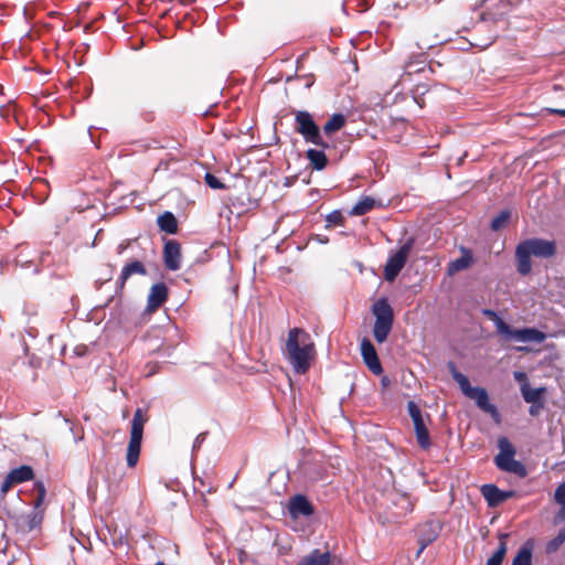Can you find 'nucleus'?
I'll return each instance as SVG.
<instances>
[{
	"instance_id": "nucleus-1",
	"label": "nucleus",
	"mask_w": 565,
	"mask_h": 565,
	"mask_svg": "<svg viewBox=\"0 0 565 565\" xmlns=\"http://www.w3.org/2000/svg\"><path fill=\"white\" fill-rule=\"evenodd\" d=\"M557 253L554 239L531 237L521 241L515 247V266L521 276H527L532 271V256L536 258H552Z\"/></svg>"
},
{
	"instance_id": "nucleus-2",
	"label": "nucleus",
	"mask_w": 565,
	"mask_h": 565,
	"mask_svg": "<svg viewBox=\"0 0 565 565\" xmlns=\"http://www.w3.org/2000/svg\"><path fill=\"white\" fill-rule=\"evenodd\" d=\"M481 313L493 322L497 334L504 341L542 343L546 339V334L535 327H512L493 309L482 308Z\"/></svg>"
},
{
	"instance_id": "nucleus-3",
	"label": "nucleus",
	"mask_w": 565,
	"mask_h": 565,
	"mask_svg": "<svg viewBox=\"0 0 565 565\" xmlns=\"http://www.w3.org/2000/svg\"><path fill=\"white\" fill-rule=\"evenodd\" d=\"M33 491L36 493V498L31 503L32 510L29 513H12L7 511V515L13 522L15 531L21 534L40 530L44 519V509L42 505L46 497V488L43 481L35 480Z\"/></svg>"
},
{
	"instance_id": "nucleus-4",
	"label": "nucleus",
	"mask_w": 565,
	"mask_h": 565,
	"mask_svg": "<svg viewBox=\"0 0 565 565\" xmlns=\"http://www.w3.org/2000/svg\"><path fill=\"white\" fill-rule=\"evenodd\" d=\"M299 334L307 335V333L299 328L289 330L286 342V354L295 373L305 374L309 370L311 360L313 359L315 345L313 343H308L301 347L298 340Z\"/></svg>"
},
{
	"instance_id": "nucleus-5",
	"label": "nucleus",
	"mask_w": 565,
	"mask_h": 565,
	"mask_svg": "<svg viewBox=\"0 0 565 565\" xmlns=\"http://www.w3.org/2000/svg\"><path fill=\"white\" fill-rule=\"evenodd\" d=\"M497 447L498 454L493 457V463L498 470L521 479L529 475L525 463L515 459L516 447L507 436L498 438Z\"/></svg>"
},
{
	"instance_id": "nucleus-6",
	"label": "nucleus",
	"mask_w": 565,
	"mask_h": 565,
	"mask_svg": "<svg viewBox=\"0 0 565 565\" xmlns=\"http://www.w3.org/2000/svg\"><path fill=\"white\" fill-rule=\"evenodd\" d=\"M374 317L373 337L379 344L384 343L394 326V309L385 296L380 297L370 308Z\"/></svg>"
},
{
	"instance_id": "nucleus-7",
	"label": "nucleus",
	"mask_w": 565,
	"mask_h": 565,
	"mask_svg": "<svg viewBox=\"0 0 565 565\" xmlns=\"http://www.w3.org/2000/svg\"><path fill=\"white\" fill-rule=\"evenodd\" d=\"M415 237L409 236L397 250L392 252L388 255L383 270V276L386 281L393 282L397 278L408 260V256L415 245Z\"/></svg>"
},
{
	"instance_id": "nucleus-8",
	"label": "nucleus",
	"mask_w": 565,
	"mask_h": 565,
	"mask_svg": "<svg viewBox=\"0 0 565 565\" xmlns=\"http://www.w3.org/2000/svg\"><path fill=\"white\" fill-rule=\"evenodd\" d=\"M407 413L414 425L418 447L423 450L429 449L431 447V439L426 420L430 422V415L428 413L424 414L415 401L407 402Z\"/></svg>"
},
{
	"instance_id": "nucleus-9",
	"label": "nucleus",
	"mask_w": 565,
	"mask_h": 565,
	"mask_svg": "<svg viewBox=\"0 0 565 565\" xmlns=\"http://www.w3.org/2000/svg\"><path fill=\"white\" fill-rule=\"evenodd\" d=\"M295 131L301 135L308 143L320 140L321 128L308 110H297L295 113Z\"/></svg>"
},
{
	"instance_id": "nucleus-10",
	"label": "nucleus",
	"mask_w": 565,
	"mask_h": 565,
	"mask_svg": "<svg viewBox=\"0 0 565 565\" xmlns=\"http://www.w3.org/2000/svg\"><path fill=\"white\" fill-rule=\"evenodd\" d=\"M286 509L291 520H298L300 518L308 519L316 513L313 503L301 492H297L288 499Z\"/></svg>"
},
{
	"instance_id": "nucleus-11",
	"label": "nucleus",
	"mask_w": 565,
	"mask_h": 565,
	"mask_svg": "<svg viewBox=\"0 0 565 565\" xmlns=\"http://www.w3.org/2000/svg\"><path fill=\"white\" fill-rule=\"evenodd\" d=\"M360 354L371 373L377 376L384 373L376 348L367 337H363L360 341Z\"/></svg>"
},
{
	"instance_id": "nucleus-12",
	"label": "nucleus",
	"mask_w": 565,
	"mask_h": 565,
	"mask_svg": "<svg viewBox=\"0 0 565 565\" xmlns=\"http://www.w3.org/2000/svg\"><path fill=\"white\" fill-rule=\"evenodd\" d=\"M441 530L443 523L435 519H430L418 524L415 529L417 543L422 544V548H426L438 539Z\"/></svg>"
},
{
	"instance_id": "nucleus-13",
	"label": "nucleus",
	"mask_w": 565,
	"mask_h": 565,
	"mask_svg": "<svg viewBox=\"0 0 565 565\" xmlns=\"http://www.w3.org/2000/svg\"><path fill=\"white\" fill-rule=\"evenodd\" d=\"M480 492L484 498L487 505L491 509L498 508L509 499L515 497L516 491L513 489L503 490L494 483H484L480 488Z\"/></svg>"
},
{
	"instance_id": "nucleus-14",
	"label": "nucleus",
	"mask_w": 565,
	"mask_h": 565,
	"mask_svg": "<svg viewBox=\"0 0 565 565\" xmlns=\"http://www.w3.org/2000/svg\"><path fill=\"white\" fill-rule=\"evenodd\" d=\"M468 398L472 399L476 406L491 416L495 423L501 422V414L498 407L491 403L488 391L482 386H475Z\"/></svg>"
},
{
	"instance_id": "nucleus-15",
	"label": "nucleus",
	"mask_w": 565,
	"mask_h": 565,
	"mask_svg": "<svg viewBox=\"0 0 565 565\" xmlns=\"http://www.w3.org/2000/svg\"><path fill=\"white\" fill-rule=\"evenodd\" d=\"M487 7V11L481 13L482 21L498 22L511 10L512 3L510 0H482Z\"/></svg>"
},
{
	"instance_id": "nucleus-16",
	"label": "nucleus",
	"mask_w": 565,
	"mask_h": 565,
	"mask_svg": "<svg viewBox=\"0 0 565 565\" xmlns=\"http://www.w3.org/2000/svg\"><path fill=\"white\" fill-rule=\"evenodd\" d=\"M163 264L168 270L175 271L181 267V245L177 239L163 241Z\"/></svg>"
},
{
	"instance_id": "nucleus-17",
	"label": "nucleus",
	"mask_w": 565,
	"mask_h": 565,
	"mask_svg": "<svg viewBox=\"0 0 565 565\" xmlns=\"http://www.w3.org/2000/svg\"><path fill=\"white\" fill-rule=\"evenodd\" d=\"M148 274L147 271V268L145 266V264L139 260V259H131L129 262H127L121 271H120V275H119V278L116 282V289H115V295H121L124 288H125V285L127 282V280L132 276V275H140V276H146Z\"/></svg>"
},
{
	"instance_id": "nucleus-18",
	"label": "nucleus",
	"mask_w": 565,
	"mask_h": 565,
	"mask_svg": "<svg viewBox=\"0 0 565 565\" xmlns=\"http://www.w3.org/2000/svg\"><path fill=\"white\" fill-rule=\"evenodd\" d=\"M169 298V288L163 281L154 282L147 297L146 311L148 313L158 310Z\"/></svg>"
},
{
	"instance_id": "nucleus-19",
	"label": "nucleus",
	"mask_w": 565,
	"mask_h": 565,
	"mask_svg": "<svg viewBox=\"0 0 565 565\" xmlns=\"http://www.w3.org/2000/svg\"><path fill=\"white\" fill-rule=\"evenodd\" d=\"M459 252L461 254L460 257L452 259L447 264L446 271L448 276L466 270L475 263V256L471 248L460 245Z\"/></svg>"
},
{
	"instance_id": "nucleus-20",
	"label": "nucleus",
	"mask_w": 565,
	"mask_h": 565,
	"mask_svg": "<svg viewBox=\"0 0 565 565\" xmlns=\"http://www.w3.org/2000/svg\"><path fill=\"white\" fill-rule=\"evenodd\" d=\"M156 222L159 231L167 235H175L179 232V221L171 211L159 214Z\"/></svg>"
},
{
	"instance_id": "nucleus-21",
	"label": "nucleus",
	"mask_w": 565,
	"mask_h": 565,
	"mask_svg": "<svg viewBox=\"0 0 565 565\" xmlns=\"http://www.w3.org/2000/svg\"><path fill=\"white\" fill-rule=\"evenodd\" d=\"M446 366L452 380L459 385L461 393L468 397L475 390V386L471 385L469 377L458 370L454 361H448Z\"/></svg>"
},
{
	"instance_id": "nucleus-22",
	"label": "nucleus",
	"mask_w": 565,
	"mask_h": 565,
	"mask_svg": "<svg viewBox=\"0 0 565 565\" xmlns=\"http://www.w3.org/2000/svg\"><path fill=\"white\" fill-rule=\"evenodd\" d=\"M533 539H527L512 558L511 565H533Z\"/></svg>"
},
{
	"instance_id": "nucleus-23",
	"label": "nucleus",
	"mask_w": 565,
	"mask_h": 565,
	"mask_svg": "<svg viewBox=\"0 0 565 565\" xmlns=\"http://www.w3.org/2000/svg\"><path fill=\"white\" fill-rule=\"evenodd\" d=\"M143 436L130 435L127 445L126 461L129 468L136 467L141 452Z\"/></svg>"
},
{
	"instance_id": "nucleus-24",
	"label": "nucleus",
	"mask_w": 565,
	"mask_h": 565,
	"mask_svg": "<svg viewBox=\"0 0 565 565\" xmlns=\"http://www.w3.org/2000/svg\"><path fill=\"white\" fill-rule=\"evenodd\" d=\"M305 154L312 170L322 171L327 168L329 160L322 149L309 148Z\"/></svg>"
},
{
	"instance_id": "nucleus-25",
	"label": "nucleus",
	"mask_w": 565,
	"mask_h": 565,
	"mask_svg": "<svg viewBox=\"0 0 565 565\" xmlns=\"http://www.w3.org/2000/svg\"><path fill=\"white\" fill-rule=\"evenodd\" d=\"M427 56L425 53H417L409 56L404 65V72L407 75L426 73Z\"/></svg>"
},
{
	"instance_id": "nucleus-26",
	"label": "nucleus",
	"mask_w": 565,
	"mask_h": 565,
	"mask_svg": "<svg viewBox=\"0 0 565 565\" xmlns=\"http://www.w3.org/2000/svg\"><path fill=\"white\" fill-rule=\"evenodd\" d=\"M7 476L13 481L14 484H20L34 479V469L30 465H21L12 468Z\"/></svg>"
},
{
	"instance_id": "nucleus-27",
	"label": "nucleus",
	"mask_w": 565,
	"mask_h": 565,
	"mask_svg": "<svg viewBox=\"0 0 565 565\" xmlns=\"http://www.w3.org/2000/svg\"><path fill=\"white\" fill-rule=\"evenodd\" d=\"M520 391L523 399L529 404L545 401L546 387L544 386L532 387L530 383H522Z\"/></svg>"
},
{
	"instance_id": "nucleus-28",
	"label": "nucleus",
	"mask_w": 565,
	"mask_h": 565,
	"mask_svg": "<svg viewBox=\"0 0 565 565\" xmlns=\"http://www.w3.org/2000/svg\"><path fill=\"white\" fill-rule=\"evenodd\" d=\"M331 555L329 552H320L315 548L311 553L303 556L297 565H330Z\"/></svg>"
},
{
	"instance_id": "nucleus-29",
	"label": "nucleus",
	"mask_w": 565,
	"mask_h": 565,
	"mask_svg": "<svg viewBox=\"0 0 565 565\" xmlns=\"http://www.w3.org/2000/svg\"><path fill=\"white\" fill-rule=\"evenodd\" d=\"M345 122L347 117L342 113H334L322 126L321 132H323L326 136H331L332 134L342 129Z\"/></svg>"
},
{
	"instance_id": "nucleus-30",
	"label": "nucleus",
	"mask_w": 565,
	"mask_h": 565,
	"mask_svg": "<svg viewBox=\"0 0 565 565\" xmlns=\"http://www.w3.org/2000/svg\"><path fill=\"white\" fill-rule=\"evenodd\" d=\"M148 417L146 411L138 407L130 423V435L143 436L145 424L147 423Z\"/></svg>"
},
{
	"instance_id": "nucleus-31",
	"label": "nucleus",
	"mask_w": 565,
	"mask_h": 565,
	"mask_svg": "<svg viewBox=\"0 0 565 565\" xmlns=\"http://www.w3.org/2000/svg\"><path fill=\"white\" fill-rule=\"evenodd\" d=\"M512 212L510 209L501 210L490 221V230L492 232H499L507 227L511 221Z\"/></svg>"
},
{
	"instance_id": "nucleus-32",
	"label": "nucleus",
	"mask_w": 565,
	"mask_h": 565,
	"mask_svg": "<svg viewBox=\"0 0 565 565\" xmlns=\"http://www.w3.org/2000/svg\"><path fill=\"white\" fill-rule=\"evenodd\" d=\"M375 205V200L371 196H362L349 211V215L361 216L369 213Z\"/></svg>"
},
{
	"instance_id": "nucleus-33",
	"label": "nucleus",
	"mask_w": 565,
	"mask_h": 565,
	"mask_svg": "<svg viewBox=\"0 0 565 565\" xmlns=\"http://www.w3.org/2000/svg\"><path fill=\"white\" fill-rule=\"evenodd\" d=\"M508 552V544L501 543L498 545V547L494 550V552L491 554V556L487 559L486 565H502L505 555Z\"/></svg>"
},
{
	"instance_id": "nucleus-34",
	"label": "nucleus",
	"mask_w": 565,
	"mask_h": 565,
	"mask_svg": "<svg viewBox=\"0 0 565 565\" xmlns=\"http://www.w3.org/2000/svg\"><path fill=\"white\" fill-rule=\"evenodd\" d=\"M327 224L326 228H330L333 226H343L345 223V216L343 215L341 210H333L328 213L324 217Z\"/></svg>"
},
{
	"instance_id": "nucleus-35",
	"label": "nucleus",
	"mask_w": 565,
	"mask_h": 565,
	"mask_svg": "<svg viewBox=\"0 0 565 565\" xmlns=\"http://www.w3.org/2000/svg\"><path fill=\"white\" fill-rule=\"evenodd\" d=\"M429 92V86L427 84H417L412 89V97L414 102L422 108L425 105L424 96Z\"/></svg>"
},
{
	"instance_id": "nucleus-36",
	"label": "nucleus",
	"mask_w": 565,
	"mask_h": 565,
	"mask_svg": "<svg viewBox=\"0 0 565 565\" xmlns=\"http://www.w3.org/2000/svg\"><path fill=\"white\" fill-rule=\"evenodd\" d=\"M564 542H565V535L561 531H558V533L546 543V545H545L546 554H553V553L557 552Z\"/></svg>"
},
{
	"instance_id": "nucleus-37",
	"label": "nucleus",
	"mask_w": 565,
	"mask_h": 565,
	"mask_svg": "<svg viewBox=\"0 0 565 565\" xmlns=\"http://www.w3.org/2000/svg\"><path fill=\"white\" fill-rule=\"evenodd\" d=\"M156 120V111L151 108L142 107L138 110L137 122L150 125Z\"/></svg>"
},
{
	"instance_id": "nucleus-38",
	"label": "nucleus",
	"mask_w": 565,
	"mask_h": 565,
	"mask_svg": "<svg viewBox=\"0 0 565 565\" xmlns=\"http://www.w3.org/2000/svg\"><path fill=\"white\" fill-rule=\"evenodd\" d=\"M205 184L213 190H224L226 185L213 173L206 172L204 175Z\"/></svg>"
},
{
	"instance_id": "nucleus-39",
	"label": "nucleus",
	"mask_w": 565,
	"mask_h": 565,
	"mask_svg": "<svg viewBox=\"0 0 565 565\" xmlns=\"http://www.w3.org/2000/svg\"><path fill=\"white\" fill-rule=\"evenodd\" d=\"M13 486H14L13 481L8 476H6L0 486V500L1 501H3L6 499L7 493Z\"/></svg>"
},
{
	"instance_id": "nucleus-40",
	"label": "nucleus",
	"mask_w": 565,
	"mask_h": 565,
	"mask_svg": "<svg viewBox=\"0 0 565 565\" xmlns=\"http://www.w3.org/2000/svg\"><path fill=\"white\" fill-rule=\"evenodd\" d=\"M206 436H207V433L203 431V433H200L195 437L193 445H192V458H194L195 452L201 448L202 444L205 441Z\"/></svg>"
},
{
	"instance_id": "nucleus-41",
	"label": "nucleus",
	"mask_w": 565,
	"mask_h": 565,
	"mask_svg": "<svg viewBox=\"0 0 565 565\" xmlns=\"http://www.w3.org/2000/svg\"><path fill=\"white\" fill-rule=\"evenodd\" d=\"M294 78H296V79H303L305 81V84H303L305 88H310L313 85V83H315V78H313L312 74H308V75H305V76H297V75L288 76L287 77V82H290Z\"/></svg>"
},
{
	"instance_id": "nucleus-42",
	"label": "nucleus",
	"mask_w": 565,
	"mask_h": 565,
	"mask_svg": "<svg viewBox=\"0 0 565 565\" xmlns=\"http://www.w3.org/2000/svg\"><path fill=\"white\" fill-rule=\"evenodd\" d=\"M554 499L558 504H565V487L564 484H559L554 493Z\"/></svg>"
},
{
	"instance_id": "nucleus-43",
	"label": "nucleus",
	"mask_w": 565,
	"mask_h": 565,
	"mask_svg": "<svg viewBox=\"0 0 565 565\" xmlns=\"http://www.w3.org/2000/svg\"><path fill=\"white\" fill-rule=\"evenodd\" d=\"M544 405H545V401L530 403L529 414L531 416H537L540 414V412L544 408Z\"/></svg>"
},
{
	"instance_id": "nucleus-44",
	"label": "nucleus",
	"mask_w": 565,
	"mask_h": 565,
	"mask_svg": "<svg viewBox=\"0 0 565 565\" xmlns=\"http://www.w3.org/2000/svg\"><path fill=\"white\" fill-rule=\"evenodd\" d=\"M309 143H312L316 147H318L317 149H322L323 152H326V150L332 148V146L327 140L323 139L322 132H320V140H318V141H310Z\"/></svg>"
},
{
	"instance_id": "nucleus-45",
	"label": "nucleus",
	"mask_w": 565,
	"mask_h": 565,
	"mask_svg": "<svg viewBox=\"0 0 565 565\" xmlns=\"http://www.w3.org/2000/svg\"><path fill=\"white\" fill-rule=\"evenodd\" d=\"M513 376L514 380L520 383V385L522 383H529L527 374L523 371H515Z\"/></svg>"
},
{
	"instance_id": "nucleus-46",
	"label": "nucleus",
	"mask_w": 565,
	"mask_h": 565,
	"mask_svg": "<svg viewBox=\"0 0 565 565\" xmlns=\"http://www.w3.org/2000/svg\"><path fill=\"white\" fill-rule=\"evenodd\" d=\"M441 67V64L438 62H429L426 63V72H429L430 74H437V70Z\"/></svg>"
},
{
	"instance_id": "nucleus-47",
	"label": "nucleus",
	"mask_w": 565,
	"mask_h": 565,
	"mask_svg": "<svg viewBox=\"0 0 565 565\" xmlns=\"http://www.w3.org/2000/svg\"><path fill=\"white\" fill-rule=\"evenodd\" d=\"M311 239L316 241L319 244H323V245L329 243V237L326 235H321V234H313L311 236Z\"/></svg>"
},
{
	"instance_id": "nucleus-48",
	"label": "nucleus",
	"mask_w": 565,
	"mask_h": 565,
	"mask_svg": "<svg viewBox=\"0 0 565 565\" xmlns=\"http://www.w3.org/2000/svg\"><path fill=\"white\" fill-rule=\"evenodd\" d=\"M561 508L555 516V523L565 519V504H559Z\"/></svg>"
},
{
	"instance_id": "nucleus-49",
	"label": "nucleus",
	"mask_w": 565,
	"mask_h": 565,
	"mask_svg": "<svg viewBox=\"0 0 565 565\" xmlns=\"http://www.w3.org/2000/svg\"><path fill=\"white\" fill-rule=\"evenodd\" d=\"M380 383L382 388H387L391 385L392 381L387 375L382 374Z\"/></svg>"
},
{
	"instance_id": "nucleus-50",
	"label": "nucleus",
	"mask_w": 565,
	"mask_h": 565,
	"mask_svg": "<svg viewBox=\"0 0 565 565\" xmlns=\"http://www.w3.org/2000/svg\"><path fill=\"white\" fill-rule=\"evenodd\" d=\"M113 271H114V266L108 265V273H107V274H105V278H104V280H105L106 282H107V281H109V280H111V278H113Z\"/></svg>"
},
{
	"instance_id": "nucleus-51",
	"label": "nucleus",
	"mask_w": 565,
	"mask_h": 565,
	"mask_svg": "<svg viewBox=\"0 0 565 565\" xmlns=\"http://www.w3.org/2000/svg\"><path fill=\"white\" fill-rule=\"evenodd\" d=\"M509 536H510L509 533H499L498 534L499 544L507 543V540L509 539Z\"/></svg>"
},
{
	"instance_id": "nucleus-52",
	"label": "nucleus",
	"mask_w": 565,
	"mask_h": 565,
	"mask_svg": "<svg viewBox=\"0 0 565 565\" xmlns=\"http://www.w3.org/2000/svg\"><path fill=\"white\" fill-rule=\"evenodd\" d=\"M106 281L102 278L95 280V288L98 290Z\"/></svg>"
},
{
	"instance_id": "nucleus-53",
	"label": "nucleus",
	"mask_w": 565,
	"mask_h": 565,
	"mask_svg": "<svg viewBox=\"0 0 565 565\" xmlns=\"http://www.w3.org/2000/svg\"><path fill=\"white\" fill-rule=\"evenodd\" d=\"M248 201H249V206L246 207V209H243V211H247L250 207H256L257 206V201L256 200L252 201L250 199H248Z\"/></svg>"
},
{
	"instance_id": "nucleus-54",
	"label": "nucleus",
	"mask_w": 565,
	"mask_h": 565,
	"mask_svg": "<svg viewBox=\"0 0 565 565\" xmlns=\"http://www.w3.org/2000/svg\"><path fill=\"white\" fill-rule=\"evenodd\" d=\"M418 550L416 551L415 557L419 558L425 548H422V544H418Z\"/></svg>"
},
{
	"instance_id": "nucleus-55",
	"label": "nucleus",
	"mask_w": 565,
	"mask_h": 565,
	"mask_svg": "<svg viewBox=\"0 0 565 565\" xmlns=\"http://www.w3.org/2000/svg\"><path fill=\"white\" fill-rule=\"evenodd\" d=\"M559 110H561V108H547V111L550 114H555V115H557V111H559Z\"/></svg>"
},
{
	"instance_id": "nucleus-56",
	"label": "nucleus",
	"mask_w": 565,
	"mask_h": 565,
	"mask_svg": "<svg viewBox=\"0 0 565 565\" xmlns=\"http://www.w3.org/2000/svg\"><path fill=\"white\" fill-rule=\"evenodd\" d=\"M92 129H93V126H89V128H88V134H89V137H90L92 142H94V143L96 145V141H95V139H94V136L92 135Z\"/></svg>"
},
{
	"instance_id": "nucleus-57",
	"label": "nucleus",
	"mask_w": 565,
	"mask_h": 565,
	"mask_svg": "<svg viewBox=\"0 0 565 565\" xmlns=\"http://www.w3.org/2000/svg\"><path fill=\"white\" fill-rule=\"evenodd\" d=\"M126 246L124 244H120L118 246V254H121L125 250Z\"/></svg>"
},
{
	"instance_id": "nucleus-58",
	"label": "nucleus",
	"mask_w": 565,
	"mask_h": 565,
	"mask_svg": "<svg viewBox=\"0 0 565 565\" xmlns=\"http://www.w3.org/2000/svg\"><path fill=\"white\" fill-rule=\"evenodd\" d=\"M558 116L565 117V108H561L559 111H557Z\"/></svg>"
},
{
	"instance_id": "nucleus-59",
	"label": "nucleus",
	"mask_w": 565,
	"mask_h": 565,
	"mask_svg": "<svg viewBox=\"0 0 565 565\" xmlns=\"http://www.w3.org/2000/svg\"><path fill=\"white\" fill-rule=\"evenodd\" d=\"M30 365L31 366H35V363H34V355H32L31 360H30Z\"/></svg>"
},
{
	"instance_id": "nucleus-60",
	"label": "nucleus",
	"mask_w": 565,
	"mask_h": 565,
	"mask_svg": "<svg viewBox=\"0 0 565 565\" xmlns=\"http://www.w3.org/2000/svg\"><path fill=\"white\" fill-rule=\"evenodd\" d=\"M204 116H210L211 115V109H206L204 113H203Z\"/></svg>"
},
{
	"instance_id": "nucleus-61",
	"label": "nucleus",
	"mask_w": 565,
	"mask_h": 565,
	"mask_svg": "<svg viewBox=\"0 0 565 565\" xmlns=\"http://www.w3.org/2000/svg\"><path fill=\"white\" fill-rule=\"evenodd\" d=\"M114 297H115V296H111L110 298H108V300H107V302H106V305H105V306H108V305H109V302L114 299Z\"/></svg>"
},
{
	"instance_id": "nucleus-62",
	"label": "nucleus",
	"mask_w": 565,
	"mask_h": 565,
	"mask_svg": "<svg viewBox=\"0 0 565 565\" xmlns=\"http://www.w3.org/2000/svg\"><path fill=\"white\" fill-rule=\"evenodd\" d=\"M516 350L518 351H524V350H526V348L519 347V348H516Z\"/></svg>"
},
{
	"instance_id": "nucleus-63",
	"label": "nucleus",
	"mask_w": 565,
	"mask_h": 565,
	"mask_svg": "<svg viewBox=\"0 0 565 565\" xmlns=\"http://www.w3.org/2000/svg\"><path fill=\"white\" fill-rule=\"evenodd\" d=\"M34 274H39L40 269L38 267L34 268Z\"/></svg>"
},
{
	"instance_id": "nucleus-64",
	"label": "nucleus",
	"mask_w": 565,
	"mask_h": 565,
	"mask_svg": "<svg viewBox=\"0 0 565 565\" xmlns=\"http://www.w3.org/2000/svg\"><path fill=\"white\" fill-rule=\"evenodd\" d=\"M28 351H29L28 345H24V352L28 353Z\"/></svg>"
}]
</instances>
